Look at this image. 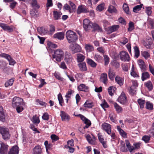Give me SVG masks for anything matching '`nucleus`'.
I'll return each mask as SVG.
<instances>
[{
  "label": "nucleus",
  "instance_id": "nucleus-44",
  "mask_svg": "<svg viewBox=\"0 0 154 154\" xmlns=\"http://www.w3.org/2000/svg\"><path fill=\"white\" fill-rule=\"evenodd\" d=\"M134 51L135 53V57L136 58H138L139 56L140 51L138 48L135 46L134 47Z\"/></svg>",
  "mask_w": 154,
  "mask_h": 154
},
{
  "label": "nucleus",
  "instance_id": "nucleus-20",
  "mask_svg": "<svg viewBox=\"0 0 154 154\" xmlns=\"http://www.w3.org/2000/svg\"><path fill=\"white\" fill-rule=\"evenodd\" d=\"M138 63L139 66L142 72L146 70V66L145 65L144 62L142 60H139L138 61Z\"/></svg>",
  "mask_w": 154,
  "mask_h": 154
},
{
  "label": "nucleus",
  "instance_id": "nucleus-53",
  "mask_svg": "<svg viewBox=\"0 0 154 154\" xmlns=\"http://www.w3.org/2000/svg\"><path fill=\"white\" fill-rule=\"evenodd\" d=\"M58 99L59 101V104L61 106H62L63 100L61 94L60 93L58 95Z\"/></svg>",
  "mask_w": 154,
  "mask_h": 154
},
{
  "label": "nucleus",
  "instance_id": "nucleus-64",
  "mask_svg": "<svg viewBox=\"0 0 154 154\" xmlns=\"http://www.w3.org/2000/svg\"><path fill=\"white\" fill-rule=\"evenodd\" d=\"M150 138V137H149L145 135L143 137L142 139L143 140L145 141V143H147L149 140Z\"/></svg>",
  "mask_w": 154,
  "mask_h": 154
},
{
  "label": "nucleus",
  "instance_id": "nucleus-3",
  "mask_svg": "<svg viewBox=\"0 0 154 154\" xmlns=\"http://www.w3.org/2000/svg\"><path fill=\"white\" fill-rule=\"evenodd\" d=\"M93 23L88 19H85L83 21V27L84 29L86 31H90L91 29Z\"/></svg>",
  "mask_w": 154,
  "mask_h": 154
},
{
  "label": "nucleus",
  "instance_id": "nucleus-32",
  "mask_svg": "<svg viewBox=\"0 0 154 154\" xmlns=\"http://www.w3.org/2000/svg\"><path fill=\"white\" fill-rule=\"evenodd\" d=\"M114 105V108L118 113L121 112H122L123 110L122 108L117 103H115Z\"/></svg>",
  "mask_w": 154,
  "mask_h": 154
},
{
  "label": "nucleus",
  "instance_id": "nucleus-57",
  "mask_svg": "<svg viewBox=\"0 0 154 154\" xmlns=\"http://www.w3.org/2000/svg\"><path fill=\"white\" fill-rule=\"evenodd\" d=\"M51 138L52 140V142L57 141L59 139V137L55 134H52L51 136Z\"/></svg>",
  "mask_w": 154,
  "mask_h": 154
},
{
  "label": "nucleus",
  "instance_id": "nucleus-24",
  "mask_svg": "<svg viewBox=\"0 0 154 154\" xmlns=\"http://www.w3.org/2000/svg\"><path fill=\"white\" fill-rule=\"evenodd\" d=\"M107 76L106 73H103L101 74L100 77V81L105 84H107Z\"/></svg>",
  "mask_w": 154,
  "mask_h": 154
},
{
  "label": "nucleus",
  "instance_id": "nucleus-58",
  "mask_svg": "<svg viewBox=\"0 0 154 154\" xmlns=\"http://www.w3.org/2000/svg\"><path fill=\"white\" fill-rule=\"evenodd\" d=\"M104 60L105 62V65H107L109 61V58L108 56L106 55H105L104 56Z\"/></svg>",
  "mask_w": 154,
  "mask_h": 154
},
{
  "label": "nucleus",
  "instance_id": "nucleus-22",
  "mask_svg": "<svg viewBox=\"0 0 154 154\" xmlns=\"http://www.w3.org/2000/svg\"><path fill=\"white\" fill-rule=\"evenodd\" d=\"M80 70L82 71H86L87 68L86 67V64L85 62H82L78 64Z\"/></svg>",
  "mask_w": 154,
  "mask_h": 154
},
{
  "label": "nucleus",
  "instance_id": "nucleus-9",
  "mask_svg": "<svg viewBox=\"0 0 154 154\" xmlns=\"http://www.w3.org/2000/svg\"><path fill=\"white\" fill-rule=\"evenodd\" d=\"M102 128L108 134H110L111 133V126L109 124L104 122L102 125Z\"/></svg>",
  "mask_w": 154,
  "mask_h": 154
},
{
  "label": "nucleus",
  "instance_id": "nucleus-4",
  "mask_svg": "<svg viewBox=\"0 0 154 154\" xmlns=\"http://www.w3.org/2000/svg\"><path fill=\"white\" fill-rule=\"evenodd\" d=\"M69 48L73 54L80 52L82 51V48L80 46L75 43L70 44L69 45Z\"/></svg>",
  "mask_w": 154,
  "mask_h": 154
},
{
  "label": "nucleus",
  "instance_id": "nucleus-33",
  "mask_svg": "<svg viewBox=\"0 0 154 154\" xmlns=\"http://www.w3.org/2000/svg\"><path fill=\"white\" fill-rule=\"evenodd\" d=\"M117 128L120 134L124 138L126 137V133L121 128L120 126H117Z\"/></svg>",
  "mask_w": 154,
  "mask_h": 154
},
{
  "label": "nucleus",
  "instance_id": "nucleus-2",
  "mask_svg": "<svg viewBox=\"0 0 154 154\" xmlns=\"http://www.w3.org/2000/svg\"><path fill=\"white\" fill-rule=\"evenodd\" d=\"M66 35L69 43L74 42L78 39V36L76 33L71 30L67 31L66 32Z\"/></svg>",
  "mask_w": 154,
  "mask_h": 154
},
{
  "label": "nucleus",
  "instance_id": "nucleus-51",
  "mask_svg": "<svg viewBox=\"0 0 154 154\" xmlns=\"http://www.w3.org/2000/svg\"><path fill=\"white\" fill-rule=\"evenodd\" d=\"M143 4L137 5L133 8V11L134 12H136L137 11H139L142 7Z\"/></svg>",
  "mask_w": 154,
  "mask_h": 154
},
{
  "label": "nucleus",
  "instance_id": "nucleus-12",
  "mask_svg": "<svg viewBox=\"0 0 154 154\" xmlns=\"http://www.w3.org/2000/svg\"><path fill=\"white\" fill-rule=\"evenodd\" d=\"M91 28L93 29L92 30L93 31H97L99 32H103V29L101 27L95 23H93Z\"/></svg>",
  "mask_w": 154,
  "mask_h": 154
},
{
  "label": "nucleus",
  "instance_id": "nucleus-39",
  "mask_svg": "<svg viewBox=\"0 0 154 154\" xmlns=\"http://www.w3.org/2000/svg\"><path fill=\"white\" fill-rule=\"evenodd\" d=\"M115 89L116 88L113 86L109 87L108 89V92L109 95H113Z\"/></svg>",
  "mask_w": 154,
  "mask_h": 154
},
{
  "label": "nucleus",
  "instance_id": "nucleus-59",
  "mask_svg": "<svg viewBox=\"0 0 154 154\" xmlns=\"http://www.w3.org/2000/svg\"><path fill=\"white\" fill-rule=\"evenodd\" d=\"M152 8L150 7H148L146 8V13L148 16L151 15L152 13Z\"/></svg>",
  "mask_w": 154,
  "mask_h": 154
},
{
  "label": "nucleus",
  "instance_id": "nucleus-36",
  "mask_svg": "<svg viewBox=\"0 0 154 154\" xmlns=\"http://www.w3.org/2000/svg\"><path fill=\"white\" fill-rule=\"evenodd\" d=\"M86 50L88 52H91L94 50L93 46L90 44H86L85 46Z\"/></svg>",
  "mask_w": 154,
  "mask_h": 154
},
{
  "label": "nucleus",
  "instance_id": "nucleus-61",
  "mask_svg": "<svg viewBox=\"0 0 154 154\" xmlns=\"http://www.w3.org/2000/svg\"><path fill=\"white\" fill-rule=\"evenodd\" d=\"M112 64L113 66H115L116 68H118L120 66L119 63L115 60L113 61Z\"/></svg>",
  "mask_w": 154,
  "mask_h": 154
},
{
  "label": "nucleus",
  "instance_id": "nucleus-45",
  "mask_svg": "<svg viewBox=\"0 0 154 154\" xmlns=\"http://www.w3.org/2000/svg\"><path fill=\"white\" fill-rule=\"evenodd\" d=\"M128 25L129 27L128 29V31L129 32H131L134 29V23L130 21L129 22Z\"/></svg>",
  "mask_w": 154,
  "mask_h": 154
},
{
  "label": "nucleus",
  "instance_id": "nucleus-47",
  "mask_svg": "<svg viewBox=\"0 0 154 154\" xmlns=\"http://www.w3.org/2000/svg\"><path fill=\"white\" fill-rule=\"evenodd\" d=\"M146 86L149 91H151L152 89L153 86L150 81H148L146 83Z\"/></svg>",
  "mask_w": 154,
  "mask_h": 154
},
{
  "label": "nucleus",
  "instance_id": "nucleus-50",
  "mask_svg": "<svg viewBox=\"0 0 154 154\" xmlns=\"http://www.w3.org/2000/svg\"><path fill=\"white\" fill-rule=\"evenodd\" d=\"M84 106L85 107L89 108H91L92 107L91 103L89 100L86 101L84 104Z\"/></svg>",
  "mask_w": 154,
  "mask_h": 154
},
{
  "label": "nucleus",
  "instance_id": "nucleus-52",
  "mask_svg": "<svg viewBox=\"0 0 154 154\" xmlns=\"http://www.w3.org/2000/svg\"><path fill=\"white\" fill-rule=\"evenodd\" d=\"M123 8L125 12L127 14H129V8L127 5L124 4L123 5Z\"/></svg>",
  "mask_w": 154,
  "mask_h": 154
},
{
  "label": "nucleus",
  "instance_id": "nucleus-30",
  "mask_svg": "<svg viewBox=\"0 0 154 154\" xmlns=\"http://www.w3.org/2000/svg\"><path fill=\"white\" fill-rule=\"evenodd\" d=\"M85 58V57L82 54H77V61L79 62L83 61Z\"/></svg>",
  "mask_w": 154,
  "mask_h": 154
},
{
  "label": "nucleus",
  "instance_id": "nucleus-19",
  "mask_svg": "<svg viewBox=\"0 0 154 154\" xmlns=\"http://www.w3.org/2000/svg\"><path fill=\"white\" fill-rule=\"evenodd\" d=\"M0 27L2 28L4 30L8 31L9 32H11L13 30L12 28L8 26L7 24L3 23H0Z\"/></svg>",
  "mask_w": 154,
  "mask_h": 154
},
{
  "label": "nucleus",
  "instance_id": "nucleus-31",
  "mask_svg": "<svg viewBox=\"0 0 154 154\" xmlns=\"http://www.w3.org/2000/svg\"><path fill=\"white\" fill-rule=\"evenodd\" d=\"M149 77V75L148 72H144L142 74L141 79L142 81H144Z\"/></svg>",
  "mask_w": 154,
  "mask_h": 154
},
{
  "label": "nucleus",
  "instance_id": "nucleus-25",
  "mask_svg": "<svg viewBox=\"0 0 154 154\" xmlns=\"http://www.w3.org/2000/svg\"><path fill=\"white\" fill-rule=\"evenodd\" d=\"M119 26L118 25H114L110 27L108 30V34H110L116 31L119 29Z\"/></svg>",
  "mask_w": 154,
  "mask_h": 154
},
{
  "label": "nucleus",
  "instance_id": "nucleus-5",
  "mask_svg": "<svg viewBox=\"0 0 154 154\" xmlns=\"http://www.w3.org/2000/svg\"><path fill=\"white\" fill-rule=\"evenodd\" d=\"M0 133L2 134L3 138L5 140H7L10 137V135L8 129L0 127Z\"/></svg>",
  "mask_w": 154,
  "mask_h": 154
},
{
  "label": "nucleus",
  "instance_id": "nucleus-10",
  "mask_svg": "<svg viewBox=\"0 0 154 154\" xmlns=\"http://www.w3.org/2000/svg\"><path fill=\"white\" fill-rule=\"evenodd\" d=\"M118 100L119 102L122 104H126L127 103V97L125 93L122 92L120 96L119 97Z\"/></svg>",
  "mask_w": 154,
  "mask_h": 154
},
{
  "label": "nucleus",
  "instance_id": "nucleus-7",
  "mask_svg": "<svg viewBox=\"0 0 154 154\" xmlns=\"http://www.w3.org/2000/svg\"><path fill=\"white\" fill-rule=\"evenodd\" d=\"M0 56L4 57L8 60L9 62V65H14L16 63V62L9 55L5 53H2L0 54Z\"/></svg>",
  "mask_w": 154,
  "mask_h": 154
},
{
  "label": "nucleus",
  "instance_id": "nucleus-49",
  "mask_svg": "<svg viewBox=\"0 0 154 154\" xmlns=\"http://www.w3.org/2000/svg\"><path fill=\"white\" fill-rule=\"evenodd\" d=\"M22 105H20L19 106L15 107L14 108H16V111L18 113H20L24 109Z\"/></svg>",
  "mask_w": 154,
  "mask_h": 154
},
{
  "label": "nucleus",
  "instance_id": "nucleus-21",
  "mask_svg": "<svg viewBox=\"0 0 154 154\" xmlns=\"http://www.w3.org/2000/svg\"><path fill=\"white\" fill-rule=\"evenodd\" d=\"M88 11L85 7L82 6H79L78 7L77 12L78 14H80L81 13H87Z\"/></svg>",
  "mask_w": 154,
  "mask_h": 154
},
{
  "label": "nucleus",
  "instance_id": "nucleus-56",
  "mask_svg": "<svg viewBox=\"0 0 154 154\" xmlns=\"http://www.w3.org/2000/svg\"><path fill=\"white\" fill-rule=\"evenodd\" d=\"M69 146V145H65V148L66 149H69L68 152L70 153H72L75 150V149Z\"/></svg>",
  "mask_w": 154,
  "mask_h": 154
},
{
  "label": "nucleus",
  "instance_id": "nucleus-43",
  "mask_svg": "<svg viewBox=\"0 0 154 154\" xmlns=\"http://www.w3.org/2000/svg\"><path fill=\"white\" fill-rule=\"evenodd\" d=\"M14 81V80L13 78L10 79L5 83V86L7 87L9 86H11L13 85Z\"/></svg>",
  "mask_w": 154,
  "mask_h": 154
},
{
  "label": "nucleus",
  "instance_id": "nucleus-13",
  "mask_svg": "<svg viewBox=\"0 0 154 154\" xmlns=\"http://www.w3.org/2000/svg\"><path fill=\"white\" fill-rule=\"evenodd\" d=\"M19 150V148L17 145L13 146L10 149L8 154H18Z\"/></svg>",
  "mask_w": 154,
  "mask_h": 154
},
{
  "label": "nucleus",
  "instance_id": "nucleus-6",
  "mask_svg": "<svg viewBox=\"0 0 154 154\" xmlns=\"http://www.w3.org/2000/svg\"><path fill=\"white\" fill-rule=\"evenodd\" d=\"M23 99L18 97H14L13 99L12 106L13 107L23 105Z\"/></svg>",
  "mask_w": 154,
  "mask_h": 154
},
{
  "label": "nucleus",
  "instance_id": "nucleus-37",
  "mask_svg": "<svg viewBox=\"0 0 154 154\" xmlns=\"http://www.w3.org/2000/svg\"><path fill=\"white\" fill-rule=\"evenodd\" d=\"M88 63L92 67H95L97 66V64L91 59H87Z\"/></svg>",
  "mask_w": 154,
  "mask_h": 154
},
{
  "label": "nucleus",
  "instance_id": "nucleus-54",
  "mask_svg": "<svg viewBox=\"0 0 154 154\" xmlns=\"http://www.w3.org/2000/svg\"><path fill=\"white\" fill-rule=\"evenodd\" d=\"M142 56L144 57L146 59H147L150 56L149 54L147 51H144L142 53Z\"/></svg>",
  "mask_w": 154,
  "mask_h": 154
},
{
  "label": "nucleus",
  "instance_id": "nucleus-11",
  "mask_svg": "<svg viewBox=\"0 0 154 154\" xmlns=\"http://www.w3.org/2000/svg\"><path fill=\"white\" fill-rule=\"evenodd\" d=\"M8 146L6 144L2 143H1L0 152L1 154L7 153L8 148Z\"/></svg>",
  "mask_w": 154,
  "mask_h": 154
},
{
  "label": "nucleus",
  "instance_id": "nucleus-14",
  "mask_svg": "<svg viewBox=\"0 0 154 154\" xmlns=\"http://www.w3.org/2000/svg\"><path fill=\"white\" fill-rule=\"evenodd\" d=\"M60 116L61 117V119L63 121H69L70 119L69 116L65 112L61 111L60 112Z\"/></svg>",
  "mask_w": 154,
  "mask_h": 154
},
{
  "label": "nucleus",
  "instance_id": "nucleus-38",
  "mask_svg": "<svg viewBox=\"0 0 154 154\" xmlns=\"http://www.w3.org/2000/svg\"><path fill=\"white\" fill-rule=\"evenodd\" d=\"M71 57V55L70 54L66 53L65 55V61L67 63H69L70 62Z\"/></svg>",
  "mask_w": 154,
  "mask_h": 154
},
{
  "label": "nucleus",
  "instance_id": "nucleus-46",
  "mask_svg": "<svg viewBox=\"0 0 154 154\" xmlns=\"http://www.w3.org/2000/svg\"><path fill=\"white\" fill-rule=\"evenodd\" d=\"M35 9L32 10L30 11V14L31 16L35 18L37 17L38 16V14H36L37 13V11Z\"/></svg>",
  "mask_w": 154,
  "mask_h": 154
},
{
  "label": "nucleus",
  "instance_id": "nucleus-60",
  "mask_svg": "<svg viewBox=\"0 0 154 154\" xmlns=\"http://www.w3.org/2000/svg\"><path fill=\"white\" fill-rule=\"evenodd\" d=\"M100 106L105 110V108H107L109 107V106L108 105L107 103L105 100H104L103 102L100 104Z\"/></svg>",
  "mask_w": 154,
  "mask_h": 154
},
{
  "label": "nucleus",
  "instance_id": "nucleus-27",
  "mask_svg": "<svg viewBox=\"0 0 154 154\" xmlns=\"http://www.w3.org/2000/svg\"><path fill=\"white\" fill-rule=\"evenodd\" d=\"M125 141L126 146L130 152H132L135 149L134 147L131 145L130 143L128 140H125Z\"/></svg>",
  "mask_w": 154,
  "mask_h": 154
},
{
  "label": "nucleus",
  "instance_id": "nucleus-42",
  "mask_svg": "<svg viewBox=\"0 0 154 154\" xmlns=\"http://www.w3.org/2000/svg\"><path fill=\"white\" fill-rule=\"evenodd\" d=\"M31 5L34 9H38L40 7V6L37 4L36 0H32Z\"/></svg>",
  "mask_w": 154,
  "mask_h": 154
},
{
  "label": "nucleus",
  "instance_id": "nucleus-48",
  "mask_svg": "<svg viewBox=\"0 0 154 154\" xmlns=\"http://www.w3.org/2000/svg\"><path fill=\"white\" fill-rule=\"evenodd\" d=\"M153 105L152 103L149 102H147L146 103V108L149 110H152L153 109Z\"/></svg>",
  "mask_w": 154,
  "mask_h": 154
},
{
  "label": "nucleus",
  "instance_id": "nucleus-29",
  "mask_svg": "<svg viewBox=\"0 0 154 154\" xmlns=\"http://www.w3.org/2000/svg\"><path fill=\"white\" fill-rule=\"evenodd\" d=\"M115 81L120 86H121L123 84V79L119 76H117L116 77Z\"/></svg>",
  "mask_w": 154,
  "mask_h": 154
},
{
  "label": "nucleus",
  "instance_id": "nucleus-23",
  "mask_svg": "<svg viewBox=\"0 0 154 154\" xmlns=\"http://www.w3.org/2000/svg\"><path fill=\"white\" fill-rule=\"evenodd\" d=\"M62 14V13L61 12H58L56 11H53V15L55 20L59 19Z\"/></svg>",
  "mask_w": 154,
  "mask_h": 154
},
{
  "label": "nucleus",
  "instance_id": "nucleus-34",
  "mask_svg": "<svg viewBox=\"0 0 154 154\" xmlns=\"http://www.w3.org/2000/svg\"><path fill=\"white\" fill-rule=\"evenodd\" d=\"M31 120L33 123L35 125L38 124L40 122V120L38 117L36 115L33 116Z\"/></svg>",
  "mask_w": 154,
  "mask_h": 154
},
{
  "label": "nucleus",
  "instance_id": "nucleus-55",
  "mask_svg": "<svg viewBox=\"0 0 154 154\" xmlns=\"http://www.w3.org/2000/svg\"><path fill=\"white\" fill-rule=\"evenodd\" d=\"M104 5L103 3L101 4L98 5L97 8V10L99 11H101L104 8Z\"/></svg>",
  "mask_w": 154,
  "mask_h": 154
},
{
  "label": "nucleus",
  "instance_id": "nucleus-62",
  "mask_svg": "<svg viewBox=\"0 0 154 154\" xmlns=\"http://www.w3.org/2000/svg\"><path fill=\"white\" fill-rule=\"evenodd\" d=\"M136 88L134 87L133 86H131L130 88V89L129 90V93L133 95L134 93H135L136 91L135 90Z\"/></svg>",
  "mask_w": 154,
  "mask_h": 154
},
{
  "label": "nucleus",
  "instance_id": "nucleus-15",
  "mask_svg": "<svg viewBox=\"0 0 154 154\" xmlns=\"http://www.w3.org/2000/svg\"><path fill=\"white\" fill-rule=\"evenodd\" d=\"M42 153V149L39 145L35 146L33 149L32 154H41Z\"/></svg>",
  "mask_w": 154,
  "mask_h": 154
},
{
  "label": "nucleus",
  "instance_id": "nucleus-41",
  "mask_svg": "<svg viewBox=\"0 0 154 154\" xmlns=\"http://www.w3.org/2000/svg\"><path fill=\"white\" fill-rule=\"evenodd\" d=\"M86 138L87 140L90 144L93 145L95 144L94 141L91 139V136L89 134H87L86 136Z\"/></svg>",
  "mask_w": 154,
  "mask_h": 154
},
{
  "label": "nucleus",
  "instance_id": "nucleus-26",
  "mask_svg": "<svg viewBox=\"0 0 154 154\" xmlns=\"http://www.w3.org/2000/svg\"><path fill=\"white\" fill-rule=\"evenodd\" d=\"M108 75L109 78L111 80H112L114 79L115 76V73L114 71L110 69L109 70Z\"/></svg>",
  "mask_w": 154,
  "mask_h": 154
},
{
  "label": "nucleus",
  "instance_id": "nucleus-35",
  "mask_svg": "<svg viewBox=\"0 0 154 154\" xmlns=\"http://www.w3.org/2000/svg\"><path fill=\"white\" fill-rule=\"evenodd\" d=\"M108 11L111 13H116L117 10L116 8L112 5H110L107 10Z\"/></svg>",
  "mask_w": 154,
  "mask_h": 154
},
{
  "label": "nucleus",
  "instance_id": "nucleus-8",
  "mask_svg": "<svg viewBox=\"0 0 154 154\" xmlns=\"http://www.w3.org/2000/svg\"><path fill=\"white\" fill-rule=\"evenodd\" d=\"M119 55L120 59L124 62H128L130 60V57L128 53L125 51H122L119 53Z\"/></svg>",
  "mask_w": 154,
  "mask_h": 154
},
{
  "label": "nucleus",
  "instance_id": "nucleus-18",
  "mask_svg": "<svg viewBox=\"0 0 154 154\" xmlns=\"http://www.w3.org/2000/svg\"><path fill=\"white\" fill-rule=\"evenodd\" d=\"M5 116L3 107L0 106V120L3 122L5 121Z\"/></svg>",
  "mask_w": 154,
  "mask_h": 154
},
{
  "label": "nucleus",
  "instance_id": "nucleus-16",
  "mask_svg": "<svg viewBox=\"0 0 154 154\" xmlns=\"http://www.w3.org/2000/svg\"><path fill=\"white\" fill-rule=\"evenodd\" d=\"M64 32H57L53 35V37L60 40H62L64 38Z\"/></svg>",
  "mask_w": 154,
  "mask_h": 154
},
{
  "label": "nucleus",
  "instance_id": "nucleus-1",
  "mask_svg": "<svg viewBox=\"0 0 154 154\" xmlns=\"http://www.w3.org/2000/svg\"><path fill=\"white\" fill-rule=\"evenodd\" d=\"M64 52L63 51L60 49H58L54 51V54H52V58L58 62H60L63 58Z\"/></svg>",
  "mask_w": 154,
  "mask_h": 154
},
{
  "label": "nucleus",
  "instance_id": "nucleus-17",
  "mask_svg": "<svg viewBox=\"0 0 154 154\" xmlns=\"http://www.w3.org/2000/svg\"><path fill=\"white\" fill-rule=\"evenodd\" d=\"M37 30L39 34L42 35H45L48 32V30L47 29L42 27H38Z\"/></svg>",
  "mask_w": 154,
  "mask_h": 154
},
{
  "label": "nucleus",
  "instance_id": "nucleus-63",
  "mask_svg": "<svg viewBox=\"0 0 154 154\" xmlns=\"http://www.w3.org/2000/svg\"><path fill=\"white\" fill-rule=\"evenodd\" d=\"M50 34L52 35L55 30V27L53 25L50 26Z\"/></svg>",
  "mask_w": 154,
  "mask_h": 154
},
{
  "label": "nucleus",
  "instance_id": "nucleus-28",
  "mask_svg": "<svg viewBox=\"0 0 154 154\" xmlns=\"http://www.w3.org/2000/svg\"><path fill=\"white\" fill-rule=\"evenodd\" d=\"M78 88L80 91L86 92L88 89V88L85 85L81 84L78 86Z\"/></svg>",
  "mask_w": 154,
  "mask_h": 154
},
{
  "label": "nucleus",
  "instance_id": "nucleus-40",
  "mask_svg": "<svg viewBox=\"0 0 154 154\" xmlns=\"http://www.w3.org/2000/svg\"><path fill=\"white\" fill-rule=\"evenodd\" d=\"M137 102L140 106V108L141 109L143 108L144 106V104L145 103V100L141 99H139L138 100Z\"/></svg>",
  "mask_w": 154,
  "mask_h": 154
}]
</instances>
